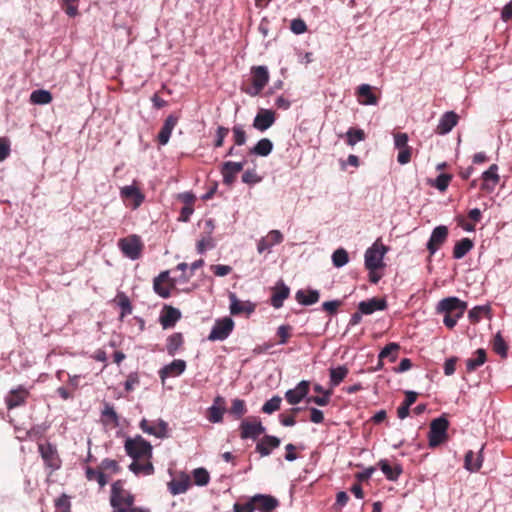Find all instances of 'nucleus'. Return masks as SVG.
I'll use <instances>...</instances> for the list:
<instances>
[{"label": "nucleus", "instance_id": "nucleus-10", "mask_svg": "<svg viewBox=\"0 0 512 512\" xmlns=\"http://www.w3.org/2000/svg\"><path fill=\"white\" fill-rule=\"evenodd\" d=\"M139 427L144 433L155 436L158 439L169 437L168 423L161 418L153 422L143 418L139 423Z\"/></svg>", "mask_w": 512, "mask_h": 512}, {"label": "nucleus", "instance_id": "nucleus-60", "mask_svg": "<svg viewBox=\"0 0 512 512\" xmlns=\"http://www.w3.org/2000/svg\"><path fill=\"white\" fill-rule=\"evenodd\" d=\"M215 247L212 236H204L197 241L196 250L198 254H205L207 250Z\"/></svg>", "mask_w": 512, "mask_h": 512}, {"label": "nucleus", "instance_id": "nucleus-58", "mask_svg": "<svg viewBox=\"0 0 512 512\" xmlns=\"http://www.w3.org/2000/svg\"><path fill=\"white\" fill-rule=\"evenodd\" d=\"M55 512H71V501L70 497L66 494H62L55 499Z\"/></svg>", "mask_w": 512, "mask_h": 512}, {"label": "nucleus", "instance_id": "nucleus-28", "mask_svg": "<svg viewBox=\"0 0 512 512\" xmlns=\"http://www.w3.org/2000/svg\"><path fill=\"white\" fill-rule=\"evenodd\" d=\"M378 468L389 481L396 482L403 473V466L400 463L391 465L387 459H381L377 463Z\"/></svg>", "mask_w": 512, "mask_h": 512}, {"label": "nucleus", "instance_id": "nucleus-15", "mask_svg": "<svg viewBox=\"0 0 512 512\" xmlns=\"http://www.w3.org/2000/svg\"><path fill=\"white\" fill-rule=\"evenodd\" d=\"M245 164V160L224 162L220 168L223 184L229 187L232 186L236 181V175L243 170Z\"/></svg>", "mask_w": 512, "mask_h": 512}, {"label": "nucleus", "instance_id": "nucleus-32", "mask_svg": "<svg viewBox=\"0 0 512 512\" xmlns=\"http://www.w3.org/2000/svg\"><path fill=\"white\" fill-rule=\"evenodd\" d=\"M113 302L120 309L119 320L122 321L125 317L132 313L133 305L125 292L118 291Z\"/></svg>", "mask_w": 512, "mask_h": 512}, {"label": "nucleus", "instance_id": "nucleus-57", "mask_svg": "<svg viewBox=\"0 0 512 512\" xmlns=\"http://www.w3.org/2000/svg\"><path fill=\"white\" fill-rule=\"evenodd\" d=\"M281 402L282 398L278 395H275L263 404L261 410L265 414H272L280 409Z\"/></svg>", "mask_w": 512, "mask_h": 512}, {"label": "nucleus", "instance_id": "nucleus-12", "mask_svg": "<svg viewBox=\"0 0 512 512\" xmlns=\"http://www.w3.org/2000/svg\"><path fill=\"white\" fill-rule=\"evenodd\" d=\"M29 396V389L23 385L11 389L4 398L7 409L12 410L26 405Z\"/></svg>", "mask_w": 512, "mask_h": 512}, {"label": "nucleus", "instance_id": "nucleus-31", "mask_svg": "<svg viewBox=\"0 0 512 512\" xmlns=\"http://www.w3.org/2000/svg\"><path fill=\"white\" fill-rule=\"evenodd\" d=\"M178 117L170 114L165 119L163 126L161 127L157 139L158 143L162 146L166 145L169 142V139L171 137L172 131L174 130L175 126L177 125Z\"/></svg>", "mask_w": 512, "mask_h": 512}, {"label": "nucleus", "instance_id": "nucleus-21", "mask_svg": "<svg viewBox=\"0 0 512 512\" xmlns=\"http://www.w3.org/2000/svg\"><path fill=\"white\" fill-rule=\"evenodd\" d=\"M181 311L170 305H165L159 316V323L163 329L173 328L181 319Z\"/></svg>", "mask_w": 512, "mask_h": 512}, {"label": "nucleus", "instance_id": "nucleus-43", "mask_svg": "<svg viewBox=\"0 0 512 512\" xmlns=\"http://www.w3.org/2000/svg\"><path fill=\"white\" fill-rule=\"evenodd\" d=\"M128 468L136 476H149L154 473V466L150 461L139 463L137 460H133Z\"/></svg>", "mask_w": 512, "mask_h": 512}, {"label": "nucleus", "instance_id": "nucleus-11", "mask_svg": "<svg viewBox=\"0 0 512 512\" xmlns=\"http://www.w3.org/2000/svg\"><path fill=\"white\" fill-rule=\"evenodd\" d=\"M120 197L125 205L133 210L139 208L145 200V195L134 185L122 187L120 189Z\"/></svg>", "mask_w": 512, "mask_h": 512}, {"label": "nucleus", "instance_id": "nucleus-54", "mask_svg": "<svg viewBox=\"0 0 512 512\" xmlns=\"http://www.w3.org/2000/svg\"><path fill=\"white\" fill-rule=\"evenodd\" d=\"M232 133H233V142L237 146H243L247 142V134L246 131L241 124H235L232 127Z\"/></svg>", "mask_w": 512, "mask_h": 512}, {"label": "nucleus", "instance_id": "nucleus-52", "mask_svg": "<svg viewBox=\"0 0 512 512\" xmlns=\"http://www.w3.org/2000/svg\"><path fill=\"white\" fill-rule=\"evenodd\" d=\"M193 481L197 486H206L210 481L209 472L203 468H196L192 471Z\"/></svg>", "mask_w": 512, "mask_h": 512}, {"label": "nucleus", "instance_id": "nucleus-27", "mask_svg": "<svg viewBox=\"0 0 512 512\" xmlns=\"http://www.w3.org/2000/svg\"><path fill=\"white\" fill-rule=\"evenodd\" d=\"M388 304L385 298L373 297L368 300L359 302L358 310L364 315H370L375 311H383L387 308Z\"/></svg>", "mask_w": 512, "mask_h": 512}, {"label": "nucleus", "instance_id": "nucleus-14", "mask_svg": "<svg viewBox=\"0 0 512 512\" xmlns=\"http://www.w3.org/2000/svg\"><path fill=\"white\" fill-rule=\"evenodd\" d=\"M448 228L445 225H439L436 226L430 235V238L426 244V248L430 254V256H433L440 247L446 242L448 238Z\"/></svg>", "mask_w": 512, "mask_h": 512}, {"label": "nucleus", "instance_id": "nucleus-39", "mask_svg": "<svg viewBox=\"0 0 512 512\" xmlns=\"http://www.w3.org/2000/svg\"><path fill=\"white\" fill-rule=\"evenodd\" d=\"M85 477L88 481H96L100 488H103L108 483V476L99 468L91 466H84Z\"/></svg>", "mask_w": 512, "mask_h": 512}, {"label": "nucleus", "instance_id": "nucleus-19", "mask_svg": "<svg viewBox=\"0 0 512 512\" xmlns=\"http://www.w3.org/2000/svg\"><path fill=\"white\" fill-rule=\"evenodd\" d=\"M276 121L275 112L271 109L261 108L253 120V127L261 132L269 129Z\"/></svg>", "mask_w": 512, "mask_h": 512}, {"label": "nucleus", "instance_id": "nucleus-40", "mask_svg": "<svg viewBox=\"0 0 512 512\" xmlns=\"http://www.w3.org/2000/svg\"><path fill=\"white\" fill-rule=\"evenodd\" d=\"M273 147V142L269 138H262L250 148L249 154L266 157L272 152Z\"/></svg>", "mask_w": 512, "mask_h": 512}, {"label": "nucleus", "instance_id": "nucleus-20", "mask_svg": "<svg viewBox=\"0 0 512 512\" xmlns=\"http://www.w3.org/2000/svg\"><path fill=\"white\" fill-rule=\"evenodd\" d=\"M255 511L272 512L279 506V501L269 494H256L252 496Z\"/></svg>", "mask_w": 512, "mask_h": 512}, {"label": "nucleus", "instance_id": "nucleus-46", "mask_svg": "<svg viewBox=\"0 0 512 512\" xmlns=\"http://www.w3.org/2000/svg\"><path fill=\"white\" fill-rule=\"evenodd\" d=\"M491 307L489 305H477L474 306L468 312V319L471 323L476 324L481 321L483 316L489 315Z\"/></svg>", "mask_w": 512, "mask_h": 512}, {"label": "nucleus", "instance_id": "nucleus-18", "mask_svg": "<svg viewBox=\"0 0 512 512\" xmlns=\"http://www.w3.org/2000/svg\"><path fill=\"white\" fill-rule=\"evenodd\" d=\"M228 298L230 313L234 316L244 313L249 315L255 311L256 305L254 303L251 301H241L233 292L229 293Z\"/></svg>", "mask_w": 512, "mask_h": 512}, {"label": "nucleus", "instance_id": "nucleus-48", "mask_svg": "<svg viewBox=\"0 0 512 512\" xmlns=\"http://www.w3.org/2000/svg\"><path fill=\"white\" fill-rule=\"evenodd\" d=\"M492 349L501 358H506L508 356V345L500 331L497 332L493 338Z\"/></svg>", "mask_w": 512, "mask_h": 512}, {"label": "nucleus", "instance_id": "nucleus-3", "mask_svg": "<svg viewBox=\"0 0 512 512\" xmlns=\"http://www.w3.org/2000/svg\"><path fill=\"white\" fill-rule=\"evenodd\" d=\"M124 448L126 454L133 460L140 458H151L152 457V445L141 435H136L133 438L128 437L125 440Z\"/></svg>", "mask_w": 512, "mask_h": 512}, {"label": "nucleus", "instance_id": "nucleus-6", "mask_svg": "<svg viewBox=\"0 0 512 512\" xmlns=\"http://www.w3.org/2000/svg\"><path fill=\"white\" fill-rule=\"evenodd\" d=\"M269 71L264 65L253 66L251 68V81L252 84L248 88H244L243 91L250 96L259 95L264 87L269 82Z\"/></svg>", "mask_w": 512, "mask_h": 512}, {"label": "nucleus", "instance_id": "nucleus-5", "mask_svg": "<svg viewBox=\"0 0 512 512\" xmlns=\"http://www.w3.org/2000/svg\"><path fill=\"white\" fill-rule=\"evenodd\" d=\"M389 248L382 243H379V240L374 242L365 252L364 254V264L367 270H378L382 269L385 266L384 257L388 252Z\"/></svg>", "mask_w": 512, "mask_h": 512}, {"label": "nucleus", "instance_id": "nucleus-13", "mask_svg": "<svg viewBox=\"0 0 512 512\" xmlns=\"http://www.w3.org/2000/svg\"><path fill=\"white\" fill-rule=\"evenodd\" d=\"M394 146L398 149L397 161L401 165L410 162L412 156V147L408 145L409 137L407 133L397 132L393 134Z\"/></svg>", "mask_w": 512, "mask_h": 512}, {"label": "nucleus", "instance_id": "nucleus-29", "mask_svg": "<svg viewBox=\"0 0 512 512\" xmlns=\"http://www.w3.org/2000/svg\"><path fill=\"white\" fill-rule=\"evenodd\" d=\"M280 439L276 436L265 435L255 447L256 452H258L262 457L268 456L272 453V451L280 446Z\"/></svg>", "mask_w": 512, "mask_h": 512}, {"label": "nucleus", "instance_id": "nucleus-8", "mask_svg": "<svg viewBox=\"0 0 512 512\" xmlns=\"http://www.w3.org/2000/svg\"><path fill=\"white\" fill-rule=\"evenodd\" d=\"M118 248L125 257L137 260L141 256L143 243L138 235L133 234L119 239Z\"/></svg>", "mask_w": 512, "mask_h": 512}, {"label": "nucleus", "instance_id": "nucleus-25", "mask_svg": "<svg viewBox=\"0 0 512 512\" xmlns=\"http://www.w3.org/2000/svg\"><path fill=\"white\" fill-rule=\"evenodd\" d=\"M459 116L454 111L445 112L439 119L435 133L438 135H446L458 124Z\"/></svg>", "mask_w": 512, "mask_h": 512}, {"label": "nucleus", "instance_id": "nucleus-26", "mask_svg": "<svg viewBox=\"0 0 512 512\" xmlns=\"http://www.w3.org/2000/svg\"><path fill=\"white\" fill-rule=\"evenodd\" d=\"M481 178V189L484 191L492 192L500 180L498 175V165L492 164L486 171L482 173Z\"/></svg>", "mask_w": 512, "mask_h": 512}, {"label": "nucleus", "instance_id": "nucleus-38", "mask_svg": "<svg viewBox=\"0 0 512 512\" xmlns=\"http://www.w3.org/2000/svg\"><path fill=\"white\" fill-rule=\"evenodd\" d=\"M184 345V337L180 332H175L166 339V352L169 356H175Z\"/></svg>", "mask_w": 512, "mask_h": 512}, {"label": "nucleus", "instance_id": "nucleus-37", "mask_svg": "<svg viewBox=\"0 0 512 512\" xmlns=\"http://www.w3.org/2000/svg\"><path fill=\"white\" fill-rule=\"evenodd\" d=\"M487 360L486 350L483 348L477 349L473 356L466 360V372L472 373L482 366Z\"/></svg>", "mask_w": 512, "mask_h": 512}, {"label": "nucleus", "instance_id": "nucleus-42", "mask_svg": "<svg viewBox=\"0 0 512 512\" xmlns=\"http://www.w3.org/2000/svg\"><path fill=\"white\" fill-rule=\"evenodd\" d=\"M191 486V481L188 475H185L179 480H172L168 483V489L172 495H180L185 493Z\"/></svg>", "mask_w": 512, "mask_h": 512}, {"label": "nucleus", "instance_id": "nucleus-64", "mask_svg": "<svg viewBox=\"0 0 512 512\" xmlns=\"http://www.w3.org/2000/svg\"><path fill=\"white\" fill-rule=\"evenodd\" d=\"M233 512H255L252 497L246 502H236L233 506Z\"/></svg>", "mask_w": 512, "mask_h": 512}, {"label": "nucleus", "instance_id": "nucleus-50", "mask_svg": "<svg viewBox=\"0 0 512 512\" xmlns=\"http://www.w3.org/2000/svg\"><path fill=\"white\" fill-rule=\"evenodd\" d=\"M226 412V408H218L216 406H210L206 410V419L210 423H221L223 421L224 413Z\"/></svg>", "mask_w": 512, "mask_h": 512}, {"label": "nucleus", "instance_id": "nucleus-22", "mask_svg": "<svg viewBox=\"0 0 512 512\" xmlns=\"http://www.w3.org/2000/svg\"><path fill=\"white\" fill-rule=\"evenodd\" d=\"M186 370V362L182 359H174L171 363L164 365L158 372L162 382L169 377H178Z\"/></svg>", "mask_w": 512, "mask_h": 512}, {"label": "nucleus", "instance_id": "nucleus-55", "mask_svg": "<svg viewBox=\"0 0 512 512\" xmlns=\"http://www.w3.org/2000/svg\"><path fill=\"white\" fill-rule=\"evenodd\" d=\"M349 261V255L348 252L343 249L339 248L335 250L332 254V263L335 267L341 268L345 266Z\"/></svg>", "mask_w": 512, "mask_h": 512}, {"label": "nucleus", "instance_id": "nucleus-61", "mask_svg": "<svg viewBox=\"0 0 512 512\" xmlns=\"http://www.w3.org/2000/svg\"><path fill=\"white\" fill-rule=\"evenodd\" d=\"M292 329H293L292 326H290L288 324L279 326L276 331V335L279 338L277 344L285 345L288 342L289 338L291 337Z\"/></svg>", "mask_w": 512, "mask_h": 512}, {"label": "nucleus", "instance_id": "nucleus-44", "mask_svg": "<svg viewBox=\"0 0 512 512\" xmlns=\"http://www.w3.org/2000/svg\"><path fill=\"white\" fill-rule=\"evenodd\" d=\"M53 97L50 91L37 89L30 94V102L35 105H46L52 101Z\"/></svg>", "mask_w": 512, "mask_h": 512}, {"label": "nucleus", "instance_id": "nucleus-4", "mask_svg": "<svg viewBox=\"0 0 512 512\" xmlns=\"http://www.w3.org/2000/svg\"><path fill=\"white\" fill-rule=\"evenodd\" d=\"M449 421L440 416L431 421L428 432V446L432 449L440 446L448 439Z\"/></svg>", "mask_w": 512, "mask_h": 512}, {"label": "nucleus", "instance_id": "nucleus-24", "mask_svg": "<svg viewBox=\"0 0 512 512\" xmlns=\"http://www.w3.org/2000/svg\"><path fill=\"white\" fill-rule=\"evenodd\" d=\"M290 295V288L282 281L279 280L276 285L272 288V295L270 298V305L279 309L283 306L284 301Z\"/></svg>", "mask_w": 512, "mask_h": 512}, {"label": "nucleus", "instance_id": "nucleus-41", "mask_svg": "<svg viewBox=\"0 0 512 512\" xmlns=\"http://www.w3.org/2000/svg\"><path fill=\"white\" fill-rule=\"evenodd\" d=\"M340 137H344L348 146L354 147L358 142L364 141L367 136L363 129L350 127L347 132L344 135H340Z\"/></svg>", "mask_w": 512, "mask_h": 512}, {"label": "nucleus", "instance_id": "nucleus-33", "mask_svg": "<svg viewBox=\"0 0 512 512\" xmlns=\"http://www.w3.org/2000/svg\"><path fill=\"white\" fill-rule=\"evenodd\" d=\"M358 101L362 105H377L378 98L369 84H361L356 90Z\"/></svg>", "mask_w": 512, "mask_h": 512}, {"label": "nucleus", "instance_id": "nucleus-7", "mask_svg": "<svg viewBox=\"0 0 512 512\" xmlns=\"http://www.w3.org/2000/svg\"><path fill=\"white\" fill-rule=\"evenodd\" d=\"M38 452L44 462L46 468L50 469L51 472L57 471L61 468L62 460L59 456L57 447L50 443H39Z\"/></svg>", "mask_w": 512, "mask_h": 512}, {"label": "nucleus", "instance_id": "nucleus-30", "mask_svg": "<svg viewBox=\"0 0 512 512\" xmlns=\"http://www.w3.org/2000/svg\"><path fill=\"white\" fill-rule=\"evenodd\" d=\"M483 461V447L480 449L476 456L472 450H468L464 456V468L470 473L478 472L483 465Z\"/></svg>", "mask_w": 512, "mask_h": 512}, {"label": "nucleus", "instance_id": "nucleus-1", "mask_svg": "<svg viewBox=\"0 0 512 512\" xmlns=\"http://www.w3.org/2000/svg\"><path fill=\"white\" fill-rule=\"evenodd\" d=\"M124 480H116L111 485L110 506L112 512H150L149 509L134 506L135 496L124 488Z\"/></svg>", "mask_w": 512, "mask_h": 512}, {"label": "nucleus", "instance_id": "nucleus-17", "mask_svg": "<svg viewBox=\"0 0 512 512\" xmlns=\"http://www.w3.org/2000/svg\"><path fill=\"white\" fill-rule=\"evenodd\" d=\"M266 428L260 420L254 421L243 420L240 424V437L242 439L256 440L265 432Z\"/></svg>", "mask_w": 512, "mask_h": 512}, {"label": "nucleus", "instance_id": "nucleus-34", "mask_svg": "<svg viewBox=\"0 0 512 512\" xmlns=\"http://www.w3.org/2000/svg\"><path fill=\"white\" fill-rule=\"evenodd\" d=\"M320 293L314 289H299L295 294L296 301L303 306H310L319 301Z\"/></svg>", "mask_w": 512, "mask_h": 512}, {"label": "nucleus", "instance_id": "nucleus-45", "mask_svg": "<svg viewBox=\"0 0 512 512\" xmlns=\"http://www.w3.org/2000/svg\"><path fill=\"white\" fill-rule=\"evenodd\" d=\"M400 350V345L396 342L388 343L378 354V359L383 360L385 358H389L390 362H395L398 358V351Z\"/></svg>", "mask_w": 512, "mask_h": 512}, {"label": "nucleus", "instance_id": "nucleus-36", "mask_svg": "<svg viewBox=\"0 0 512 512\" xmlns=\"http://www.w3.org/2000/svg\"><path fill=\"white\" fill-rule=\"evenodd\" d=\"M474 248V242L470 238H462L453 247L452 256L456 260L465 257Z\"/></svg>", "mask_w": 512, "mask_h": 512}, {"label": "nucleus", "instance_id": "nucleus-35", "mask_svg": "<svg viewBox=\"0 0 512 512\" xmlns=\"http://www.w3.org/2000/svg\"><path fill=\"white\" fill-rule=\"evenodd\" d=\"M169 279V271H162L153 280V290L161 298H169L171 295L170 287L164 286L163 283Z\"/></svg>", "mask_w": 512, "mask_h": 512}, {"label": "nucleus", "instance_id": "nucleus-51", "mask_svg": "<svg viewBox=\"0 0 512 512\" xmlns=\"http://www.w3.org/2000/svg\"><path fill=\"white\" fill-rule=\"evenodd\" d=\"M228 412L236 419H240L247 413L245 401L239 398L233 399L232 405Z\"/></svg>", "mask_w": 512, "mask_h": 512}, {"label": "nucleus", "instance_id": "nucleus-9", "mask_svg": "<svg viewBox=\"0 0 512 512\" xmlns=\"http://www.w3.org/2000/svg\"><path fill=\"white\" fill-rule=\"evenodd\" d=\"M235 323L229 316L218 318L215 320L214 325L208 335L209 341H224L233 332Z\"/></svg>", "mask_w": 512, "mask_h": 512}, {"label": "nucleus", "instance_id": "nucleus-63", "mask_svg": "<svg viewBox=\"0 0 512 512\" xmlns=\"http://www.w3.org/2000/svg\"><path fill=\"white\" fill-rule=\"evenodd\" d=\"M290 30L296 35H301L307 31V25L303 19L295 18L291 20Z\"/></svg>", "mask_w": 512, "mask_h": 512}, {"label": "nucleus", "instance_id": "nucleus-59", "mask_svg": "<svg viewBox=\"0 0 512 512\" xmlns=\"http://www.w3.org/2000/svg\"><path fill=\"white\" fill-rule=\"evenodd\" d=\"M100 469L104 471H109L112 474H118L121 471V467L118 461L110 458H105L100 463Z\"/></svg>", "mask_w": 512, "mask_h": 512}, {"label": "nucleus", "instance_id": "nucleus-2", "mask_svg": "<svg viewBox=\"0 0 512 512\" xmlns=\"http://www.w3.org/2000/svg\"><path fill=\"white\" fill-rule=\"evenodd\" d=\"M467 302L456 296H449L441 299L436 307L435 312L443 316V324L448 329H453L459 319H461L467 310Z\"/></svg>", "mask_w": 512, "mask_h": 512}, {"label": "nucleus", "instance_id": "nucleus-49", "mask_svg": "<svg viewBox=\"0 0 512 512\" xmlns=\"http://www.w3.org/2000/svg\"><path fill=\"white\" fill-rule=\"evenodd\" d=\"M101 418L104 424L119 425V416L114 407L109 403H105L104 409L101 412Z\"/></svg>", "mask_w": 512, "mask_h": 512}, {"label": "nucleus", "instance_id": "nucleus-62", "mask_svg": "<svg viewBox=\"0 0 512 512\" xmlns=\"http://www.w3.org/2000/svg\"><path fill=\"white\" fill-rule=\"evenodd\" d=\"M241 180L245 184L255 185L261 182L262 178L257 174V172L254 169H247L242 174Z\"/></svg>", "mask_w": 512, "mask_h": 512}, {"label": "nucleus", "instance_id": "nucleus-16", "mask_svg": "<svg viewBox=\"0 0 512 512\" xmlns=\"http://www.w3.org/2000/svg\"><path fill=\"white\" fill-rule=\"evenodd\" d=\"M309 390L310 382L308 380H302L293 389H289L285 392V400L290 405H297L303 399L308 398Z\"/></svg>", "mask_w": 512, "mask_h": 512}, {"label": "nucleus", "instance_id": "nucleus-53", "mask_svg": "<svg viewBox=\"0 0 512 512\" xmlns=\"http://www.w3.org/2000/svg\"><path fill=\"white\" fill-rule=\"evenodd\" d=\"M229 132V128L222 125H219L216 128L214 139L212 142L213 149L221 148L224 145L225 138L228 136Z\"/></svg>", "mask_w": 512, "mask_h": 512}, {"label": "nucleus", "instance_id": "nucleus-23", "mask_svg": "<svg viewBox=\"0 0 512 512\" xmlns=\"http://www.w3.org/2000/svg\"><path fill=\"white\" fill-rule=\"evenodd\" d=\"M283 239V234L279 230H271L258 241L257 251L259 253L270 252L275 245L282 243Z\"/></svg>", "mask_w": 512, "mask_h": 512}, {"label": "nucleus", "instance_id": "nucleus-56", "mask_svg": "<svg viewBox=\"0 0 512 512\" xmlns=\"http://www.w3.org/2000/svg\"><path fill=\"white\" fill-rule=\"evenodd\" d=\"M452 180V175L447 173L439 174L435 180L431 183L440 192H445Z\"/></svg>", "mask_w": 512, "mask_h": 512}, {"label": "nucleus", "instance_id": "nucleus-47", "mask_svg": "<svg viewBox=\"0 0 512 512\" xmlns=\"http://www.w3.org/2000/svg\"><path fill=\"white\" fill-rule=\"evenodd\" d=\"M349 370L345 365H340L330 369V385L337 387L346 378Z\"/></svg>", "mask_w": 512, "mask_h": 512}]
</instances>
